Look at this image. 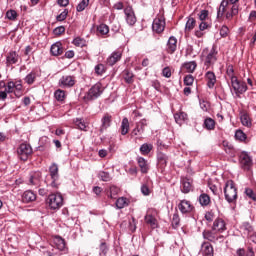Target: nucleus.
<instances>
[{"label": "nucleus", "instance_id": "1", "mask_svg": "<svg viewBox=\"0 0 256 256\" xmlns=\"http://www.w3.org/2000/svg\"><path fill=\"white\" fill-rule=\"evenodd\" d=\"M224 195L227 203H235L237 201V188L233 180H228L225 183Z\"/></svg>", "mask_w": 256, "mask_h": 256}, {"label": "nucleus", "instance_id": "2", "mask_svg": "<svg viewBox=\"0 0 256 256\" xmlns=\"http://www.w3.org/2000/svg\"><path fill=\"white\" fill-rule=\"evenodd\" d=\"M202 237L206 241H209L210 243H223L225 241V236L219 234V232H216L215 230H204L202 232Z\"/></svg>", "mask_w": 256, "mask_h": 256}, {"label": "nucleus", "instance_id": "3", "mask_svg": "<svg viewBox=\"0 0 256 256\" xmlns=\"http://www.w3.org/2000/svg\"><path fill=\"white\" fill-rule=\"evenodd\" d=\"M101 95H103V87L101 83H96L89 89L84 99H86V101H95V99H99Z\"/></svg>", "mask_w": 256, "mask_h": 256}, {"label": "nucleus", "instance_id": "4", "mask_svg": "<svg viewBox=\"0 0 256 256\" xmlns=\"http://www.w3.org/2000/svg\"><path fill=\"white\" fill-rule=\"evenodd\" d=\"M18 159L21 161H27L31 155H33V148L30 144L22 143L17 148Z\"/></svg>", "mask_w": 256, "mask_h": 256}, {"label": "nucleus", "instance_id": "5", "mask_svg": "<svg viewBox=\"0 0 256 256\" xmlns=\"http://www.w3.org/2000/svg\"><path fill=\"white\" fill-rule=\"evenodd\" d=\"M48 205L50 209H61L63 207V196L61 194H50L48 196Z\"/></svg>", "mask_w": 256, "mask_h": 256}, {"label": "nucleus", "instance_id": "6", "mask_svg": "<svg viewBox=\"0 0 256 256\" xmlns=\"http://www.w3.org/2000/svg\"><path fill=\"white\" fill-rule=\"evenodd\" d=\"M49 173L51 179L50 187L57 189V187H59V166L56 163H53L49 167Z\"/></svg>", "mask_w": 256, "mask_h": 256}, {"label": "nucleus", "instance_id": "7", "mask_svg": "<svg viewBox=\"0 0 256 256\" xmlns=\"http://www.w3.org/2000/svg\"><path fill=\"white\" fill-rule=\"evenodd\" d=\"M217 48L213 46L205 57L204 65L206 69L213 67L217 63Z\"/></svg>", "mask_w": 256, "mask_h": 256}, {"label": "nucleus", "instance_id": "8", "mask_svg": "<svg viewBox=\"0 0 256 256\" xmlns=\"http://www.w3.org/2000/svg\"><path fill=\"white\" fill-rule=\"evenodd\" d=\"M75 83H76L75 76H71V75H64L58 81V85L62 89H71V87L75 86Z\"/></svg>", "mask_w": 256, "mask_h": 256}, {"label": "nucleus", "instance_id": "9", "mask_svg": "<svg viewBox=\"0 0 256 256\" xmlns=\"http://www.w3.org/2000/svg\"><path fill=\"white\" fill-rule=\"evenodd\" d=\"M124 14L126 23L130 25V27H133L137 23V16H135V10H133L132 6H126L124 8Z\"/></svg>", "mask_w": 256, "mask_h": 256}, {"label": "nucleus", "instance_id": "10", "mask_svg": "<svg viewBox=\"0 0 256 256\" xmlns=\"http://www.w3.org/2000/svg\"><path fill=\"white\" fill-rule=\"evenodd\" d=\"M232 89H234L237 97L243 95L247 91V83L239 81V79L235 78L231 80Z\"/></svg>", "mask_w": 256, "mask_h": 256}, {"label": "nucleus", "instance_id": "11", "mask_svg": "<svg viewBox=\"0 0 256 256\" xmlns=\"http://www.w3.org/2000/svg\"><path fill=\"white\" fill-rule=\"evenodd\" d=\"M239 161L242 169L246 171H249L253 165V159H251V156L247 152L240 153Z\"/></svg>", "mask_w": 256, "mask_h": 256}, {"label": "nucleus", "instance_id": "12", "mask_svg": "<svg viewBox=\"0 0 256 256\" xmlns=\"http://www.w3.org/2000/svg\"><path fill=\"white\" fill-rule=\"evenodd\" d=\"M212 231H216L217 233H223V231H227V224L225 220L222 218H216L212 225Z\"/></svg>", "mask_w": 256, "mask_h": 256}, {"label": "nucleus", "instance_id": "13", "mask_svg": "<svg viewBox=\"0 0 256 256\" xmlns=\"http://www.w3.org/2000/svg\"><path fill=\"white\" fill-rule=\"evenodd\" d=\"M152 31L155 33H163L165 31V19L155 18L152 23Z\"/></svg>", "mask_w": 256, "mask_h": 256}, {"label": "nucleus", "instance_id": "14", "mask_svg": "<svg viewBox=\"0 0 256 256\" xmlns=\"http://www.w3.org/2000/svg\"><path fill=\"white\" fill-rule=\"evenodd\" d=\"M111 123H113V116H111L109 113L104 114L101 119L100 133L107 131V129L111 127Z\"/></svg>", "mask_w": 256, "mask_h": 256}, {"label": "nucleus", "instance_id": "15", "mask_svg": "<svg viewBox=\"0 0 256 256\" xmlns=\"http://www.w3.org/2000/svg\"><path fill=\"white\" fill-rule=\"evenodd\" d=\"M178 209L183 215H187V213L193 211V205H191L189 200H181L178 204Z\"/></svg>", "mask_w": 256, "mask_h": 256}, {"label": "nucleus", "instance_id": "16", "mask_svg": "<svg viewBox=\"0 0 256 256\" xmlns=\"http://www.w3.org/2000/svg\"><path fill=\"white\" fill-rule=\"evenodd\" d=\"M181 187L182 193H191L193 191V180L186 177L181 178Z\"/></svg>", "mask_w": 256, "mask_h": 256}, {"label": "nucleus", "instance_id": "17", "mask_svg": "<svg viewBox=\"0 0 256 256\" xmlns=\"http://www.w3.org/2000/svg\"><path fill=\"white\" fill-rule=\"evenodd\" d=\"M13 91H15V82L13 81H9L4 90L0 91V99H2V101H5V99H7V93H13Z\"/></svg>", "mask_w": 256, "mask_h": 256}, {"label": "nucleus", "instance_id": "18", "mask_svg": "<svg viewBox=\"0 0 256 256\" xmlns=\"http://www.w3.org/2000/svg\"><path fill=\"white\" fill-rule=\"evenodd\" d=\"M41 179L42 174L40 171L32 172L30 174L29 184L34 185V187H39V185H41Z\"/></svg>", "mask_w": 256, "mask_h": 256}, {"label": "nucleus", "instance_id": "19", "mask_svg": "<svg viewBox=\"0 0 256 256\" xmlns=\"http://www.w3.org/2000/svg\"><path fill=\"white\" fill-rule=\"evenodd\" d=\"M228 9H229V11H227L225 14V18L228 21H231V19H233V17L239 15V5L238 4L229 5Z\"/></svg>", "mask_w": 256, "mask_h": 256}, {"label": "nucleus", "instance_id": "20", "mask_svg": "<svg viewBox=\"0 0 256 256\" xmlns=\"http://www.w3.org/2000/svg\"><path fill=\"white\" fill-rule=\"evenodd\" d=\"M205 79L207 81L208 89H213L215 83H217V76H215V73L213 71L206 72Z\"/></svg>", "mask_w": 256, "mask_h": 256}, {"label": "nucleus", "instance_id": "21", "mask_svg": "<svg viewBox=\"0 0 256 256\" xmlns=\"http://www.w3.org/2000/svg\"><path fill=\"white\" fill-rule=\"evenodd\" d=\"M19 54L16 51H10L6 57V65H15L19 63Z\"/></svg>", "mask_w": 256, "mask_h": 256}, {"label": "nucleus", "instance_id": "22", "mask_svg": "<svg viewBox=\"0 0 256 256\" xmlns=\"http://www.w3.org/2000/svg\"><path fill=\"white\" fill-rule=\"evenodd\" d=\"M166 51L170 55H173V53H175V51H177V38H175L174 36H171L168 39Z\"/></svg>", "mask_w": 256, "mask_h": 256}, {"label": "nucleus", "instance_id": "23", "mask_svg": "<svg viewBox=\"0 0 256 256\" xmlns=\"http://www.w3.org/2000/svg\"><path fill=\"white\" fill-rule=\"evenodd\" d=\"M37 199V194L33 192L32 190H26L22 194V201L23 203H33Z\"/></svg>", "mask_w": 256, "mask_h": 256}, {"label": "nucleus", "instance_id": "24", "mask_svg": "<svg viewBox=\"0 0 256 256\" xmlns=\"http://www.w3.org/2000/svg\"><path fill=\"white\" fill-rule=\"evenodd\" d=\"M50 53L54 57H59V55H63V44H61V42H56L52 44L50 48Z\"/></svg>", "mask_w": 256, "mask_h": 256}, {"label": "nucleus", "instance_id": "25", "mask_svg": "<svg viewBox=\"0 0 256 256\" xmlns=\"http://www.w3.org/2000/svg\"><path fill=\"white\" fill-rule=\"evenodd\" d=\"M201 249H202L203 256H213L214 255L213 245H211V243H209V242H203L201 244Z\"/></svg>", "mask_w": 256, "mask_h": 256}, {"label": "nucleus", "instance_id": "26", "mask_svg": "<svg viewBox=\"0 0 256 256\" xmlns=\"http://www.w3.org/2000/svg\"><path fill=\"white\" fill-rule=\"evenodd\" d=\"M121 56H122V54L120 51L112 52V54L107 59L108 65H110V67H113V65H115V63H117L118 61H121Z\"/></svg>", "mask_w": 256, "mask_h": 256}, {"label": "nucleus", "instance_id": "27", "mask_svg": "<svg viewBox=\"0 0 256 256\" xmlns=\"http://www.w3.org/2000/svg\"><path fill=\"white\" fill-rule=\"evenodd\" d=\"M227 8H229V0H222L220 6L217 10V18L221 19L225 13H227Z\"/></svg>", "mask_w": 256, "mask_h": 256}, {"label": "nucleus", "instance_id": "28", "mask_svg": "<svg viewBox=\"0 0 256 256\" xmlns=\"http://www.w3.org/2000/svg\"><path fill=\"white\" fill-rule=\"evenodd\" d=\"M136 161L140 167L141 173H144V174L149 173V164L147 163V160H145V158L138 157Z\"/></svg>", "mask_w": 256, "mask_h": 256}, {"label": "nucleus", "instance_id": "29", "mask_svg": "<svg viewBox=\"0 0 256 256\" xmlns=\"http://www.w3.org/2000/svg\"><path fill=\"white\" fill-rule=\"evenodd\" d=\"M174 119L178 125H183L187 121V113L180 112L174 114Z\"/></svg>", "mask_w": 256, "mask_h": 256}, {"label": "nucleus", "instance_id": "30", "mask_svg": "<svg viewBox=\"0 0 256 256\" xmlns=\"http://www.w3.org/2000/svg\"><path fill=\"white\" fill-rule=\"evenodd\" d=\"M240 121L244 127L249 128L253 125V122L251 121V117H249V114H247V113L241 114Z\"/></svg>", "mask_w": 256, "mask_h": 256}, {"label": "nucleus", "instance_id": "31", "mask_svg": "<svg viewBox=\"0 0 256 256\" xmlns=\"http://www.w3.org/2000/svg\"><path fill=\"white\" fill-rule=\"evenodd\" d=\"M183 69H186L187 73H193L195 69H197V62L196 61H190L185 62L182 65Z\"/></svg>", "mask_w": 256, "mask_h": 256}, {"label": "nucleus", "instance_id": "32", "mask_svg": "<svg viewBox=\"0 0 256 256\" xmlns=\"http://www.w3.org/2000/svg\"><path fill=\"white\" fill-rule=\"evenodd\" d=\"M121 135H127L129 133V119L127 117H124L121 122Z\"/></svg>", "mask_w": 256, "mask_h": 256}, {"label": "nucleus", "instance_id": "33", "mask_svg": "<svg viewBox=\"0 0 256 256\" xmlns=\"http://www.w3.org/2000/svg\"><path fill=\"white\" fill-rule=\"evenodd\" d=\"M37 79V72L31 71L25 78L24 81L27 85H33Z\"/></svg>", "mask_w": 256, "mask_h": 256}, {"label": "nucleus", "instance_id": "34", "mask_svg": "<svg viewBox=\"0 0 256 256\" xmlns=\"http://www.w3.org/2000/svg\"><path fill=\"white\" fill-rule=\"evenodd\" d=\"M199 203L202 207H207V205L211 203V198L209 197V195L203 193L199 196Z\"/></svg>", "mask_w": 256, "mask_h": 256}, {"label": "nucleus", "instance_id": "35", "mask_svg": "<svg viewBox=\"0 0 256 256\" xmlns=\"http://www.w3.org/2000/svg\"><path fill=\"white\" fill-rule=\"evenodd\" d=\"M153 150V144L144 143L140 146V152L142 155H149Z\"/></svg>", "mask_w": 256, "mask_h": 256}, {"label": "nucleus", "instance_id": "36", "mask_svg": "<svg viewBox=\"0 0 256 256\" xmlns=\"http://www.w3.org/2000/svg\"><path fill=\"white\" fill-rule=\"evenodd\" d=\"M181 223V218L179 217V212H175L173 214L172 220H171V225L173 227V229H178L179 225Z\"/></svg>", "mask_w": 256, "mask_h": 256}, {"label": "nucleus", "instance_id": "37", "mask_svg": "<svg viewBox=\"0 0 256 256\" xmlns=\"http://www.w3.org/2000/svg\"><path fill=\"white\" fill-rule=\"evenodd\" d=\"M117 195H119V188L117 186H111L109 188V192L107 193V196L110 199H117Z\"/></svg>", "mask_w": 256, "mask_h": 256}, {"label": "nucleus", "instance_id": "38", "mask_svg": "<svg viewBox=\"0 0 256 256\" xmlns=\"http://www.w3.org/2000/svg\"><path fill=\"white\" fill-rule=\"evenodd\" d=\"M123 75H124V80L126 81V83L131 85V83H133V81H134L133 77H135L133 72L126 69V70L123 71Z\"/></svg>", "mask_w": 256, "mask_h": 256}, {"label": "nucleus", "instance_id": "39", "mask_svg": "<svg viewBox=\"0 0 256 256\" xmlns=\"http://www.w3.org/2000/svg\"><path fill=\"white\" fill-rule=\"evenodd\" d=\"M145 222L151 226L152 229L157 227V219L153 215L145 216Z\"/></svg>", "mask_w": 256, "mask_h": 256}, {"label": "nucleus", "instance_id": "40", "mask_svg": "<svg viewBox=\"0 0 256 256\" xmlns=\"http://www.w3.org/2000/svg\"><path fill=\"white\" fill-rule=\"evenodd\" d=\"M89 1L90 0H82L76 7V11H78V13H81V11H85V9H87V7H89Z\"/></svg>", "mask_w": 256, "mask_h": 256}, {"label": "nucleus", "instance_id": "41", "mask_svg": "<svg viewBox=\"0 0 256 256\" xmlns=\"http://www.w3.org/2000/svg\"><path fill=\"white\" fill-rule=\"evenodd\" d=\"M204 126L208 129V131L215 129V120L212 118H206L204 120Z\"/></svg>", "mask_w": 256, "mask_h": 256}, {"label": "nucleus", "instance_id": "42", "mask_svg": "<svg viewBox=\"0 0 256 256\" xmlns=\"http://www.w3.org/2000/svg\"><path fill=\"white\" fill-rule=\"evenodd\" d=\"M97 33H99V35H107V33H109V26L106 24H100L97 27Z\"/></svg>", "mask_w": 256, "mask_h": 256}, {"label": "nucleus", "instance_id": "43", "mask_svg": "<svg viewBox=\"0 0 256 256\" xmlns=\"http://www.w3.org/2000/svg\"><path fill=\"white\" fill-rule=\"evenodd\" d=\"M54 97L57 101H65V91L58 89L54 92Z\"/></svg>", "mask_w": 256, "mask_h": 256}, {"label": "nucleus", "instance_id": "44", "mask_svg": "<svg viewBox=\"0 0 256 256\" xmlns=\"http://www.w3.org/2000/svg\"><path fill=\"white\" fill-rule=\"evenodd\" d=\"M74 123L76 127L80 129V131H85V129H87V125L85 124V121L83 119L76 118Z\"/></svg>", "mask_w": 256, "mask_h": 256}, {"label": "nucleus", "instance_id": "45", "mask_svg": "<svg viewBox=\"0 0 256 256\" xmlns=\"http://www.w3.org/2000/svg\"><path fill=\"white\" fill-rule=\"evenodd\" d=\"M127 205V198L120 197L116 200V207L117 209H124V207Z\"/></svg>", "mask_w": 256, "mask_h": 256}, {"label": "nucleus", "instance_id": "46", "mask_svg": "<svg viewBox=\"0 0 256 256\" xmlns=\"http://www.w3.org/2000/svg\"><path fill=\"white\" fill-rule=\"evenodd\" d=\"M195 23L194 18H189L186 22L185 31H193L195 29Z\"/></svg>", "mask_w": 256, "mask_h": 256}, {"label": "nucleus", "instance_id": "47", "mask_svg": "<svg viewBox=\"0 0 256 256\" xmlns=\"http://www.w3.org/2000/svg\"><path fill=\"white\" fill-rule=\"evenodd\" d=\"M240 229H242L243 231L246 232L247 235H249V233H252L253 231V226H251L249 222H244L242 223Z\"/></svg>", "mask_w": 256, "mask_h": 256}, {"label": "nucleus", "instance_id": "48", "mask_svg": "<svg viewBox=\"0 0 256 256\" xmlns=\"http://www.w3.org/2000/svg\"><path fill=\"white\" fill-rule=\"evenodd\" d=\"M235 138L238 141H245L247 139V134H245L242 130H237L235 132Z\"/></svg>", "mask_w": 256, "mask_h": 256}, {"label": "nucleus", "instance_id": "49", "mask_svg": "<svg viewBox=\"0 0 256 256\" xmlns=\"http://www.w3.org/2000/svg\"><path fill=\"white\" fill-rule=\"evenodd\" d=\"M6 17L9 21H15L17 19V11L15 10H8L6 12Z\"/></svg>", "mask_w": 256, "mask_h": 256}, {"label": "nucleus", "instance_id": "50", "mask_svg": "<svg viewBox=\"0 0 256 256\" xmlns=\"http://www.w3.org/2000/svg\"><path fill=\"white\" fill-rule=\"evenodd\" d=\"M194 81L195 78L191 74L184 77V85H186L187 87L193 85Z\"/></svg>", "mask_w": 256, "mask_h": 256}, {"label": "nucleus", "instance_id": "51", "mask_svg": "<svg viewBox=\"0 0 256 256\" xmlns=\"http://www.w3.org/2000/svg\"><path fill=\"white\" fill-rule=\"evenodd\" d=\"M226 73L228 75V77L230 78L231 81H233L234 79H237L236 76H235V70L233 69V65H229L227 70H226Z\"/></svg>", "mask_w": 256, "mask_h": 256}, {"label": "nucleus", "instance_id": "52", "mask_svg": "<svg viewBox=\"0 0 256 256\" xmlns=\"http://www.w3.org/2000/svg\"><path fill=\"white\" fill-rule=\"evenodd\" d=\"M95 74L96 75H103L105 73V65L103 64H98L94 68Z\"/></svg>", "mask_w": 256, "mask_h": 256}, {"label": "nucleus", "instance_id": "53", "mask_svg": "<svg viewBox=\"0 0 256 256\" xmlns=\"http://www.w3.org/2000/svg\"><path fill=\"white\" fill-rule=\"evenodd\" d=\"M245 195L252 199V201H256V194L251 188H245Z\"/></svg>", "mask_w": 256, "mask_h": 256}, {"label": "nucleus", "instance_id": "54", "mask_svg": "<svg viewBox=\"0 0 256 256\" xmlns=\"http://www.w3.org/2000/svg\"><path fill=\"white\" fill-rule=\"evenodd\" d=\"M99 179H101V181H111V175L109 174V172H100L99 173Z\"/></svg>", "mask_w": 256, "mask_h": 256}, {"label": "nucleus", "instance_id": "55", "mask_svg": "<svg viewBox=\"0 0 256 256\" xmlns=\"http://www.w3.org/2000/svg\"><path fill=\"white\" fill-rule=\"evenodd\" d=\"M157 159L160 163L167 165V161L169 158L163 152H160L157 154Z\"/></svg>", "mask_w": 256, "mask_h": 256}, {"label": "nucleus", "instance_id": "56", "mask_svg": "<svg viewBox=\"0 0 256 256\" xmlns=\"http://www.w3.org/2000/svg\"><path fill=\"white\" fill-rule=\"evenodd\" d=\"M73 45L76 47H85V39L77 37L73 40Z\"/></svg>", "mask_w": 256, "mask_h": 256}, {"label": "nucleus", "instance_id": "57", "mask_svg": "<svg viewBox=\"0 0 256 256\" xmlns=\"http://www.w3.org/2000/svg\"><path fill=\"white\" fill-rule=\"evenodd\" d=\"M69 15V10L65 9L61 14L56 17V21H65Z\"/></svg>", "mask_w": 256, "mask_h": 256}, {"label": "nucleus", "instance_id": "58", "mask_svg": "<svg viewBox=\"0 0 256 256\" xmlns=\"http://www.w3.org/2000/svg\"><path fill=\"white\" fill-rule=\"evenodd\" d=\"M198 17L200 21H205L209 17V10H201Z\"/></svg>", "mask_w": 256, "mask_h": 256}, {"label": "nucleus", "instance_id": "59", "mask_svg": "<svg viewBox=\"0 0 256 256\" xmlns=\"http://www.w3.org/2000/svg\"><path fill=\"white\" fill-rule=\"evenodd\" d=\"M107 251H109V248L107 247V243L102 242L100 244V255H107Z\"/></svg>", "mask_w": 256, "mask_h": 256}, {"label": "nucleus", "instance_id": "60", "mask_svg": "<svg viewBox=\"0 0 256 256\" xmlns=\"http://www.w3.org/2000/svg\"><path fill=\"white\" fill-rule=\"evenodd\" d=\"M162 75L166 77V79H169L171 77V68H169V66L163 68Z\"/></svg>", "mask_w": 256, "mask_h": 256}, {"label": "nucleus", "instance_id": "61", "mask_svg": "<svg viewBox=\"0 0 256 256\" xmlns=\"http://www.w3.org/2000/svg\"><path fill=\"white\" fill-rule=\"evenodd\" d=\"M54 35H62V33H65V27L64 26H58L53 30Z\"/></svg>", "mask_w": 256, "mask_h": 256}, {"label": "nucleus", "instance_id": "62", "mask_svg": "<svg viewBox=\"0 0 256 256\" xmlns=\"http://www.w3.org/2000/svg\"><path fill=\"white\" fill-rule=\"evenodd\" d=\"M227 35H229V27L227 26H222V28L220 29V36L221 37H227Z\"/></svg>", "mask_w": 256, "mask_h": 256}, {"label": "nucleus", "instance_id": "63", "mask_svg": "<svg viewBox=\"0 0 256 256\" xmlns=\"http://www.w3.org/2000/svg\"><path fill=\"white\" fill-rule=\"evenodd\" d=\"M141 193L144 194L145 196L150 195V194H151V190H149V186L143 184V185L141 186Z\"/></svg>", "mask_w": 256, "mask_h": 256}, {"label": "nucleus", "instance_id": "64", "mask_svg": "<svg viewBox=\"0 0 256 256\" xmlns=\"http://www.w3.org/2000/svg\"><path fill=\"white\" fill-rule=\"evenodd\" d=\"M137 125H139V129H142V133H145V127H147V119L140 120Z\"/></svg>", "mask_w": 256, "mask_h": 256}]
</instances>
